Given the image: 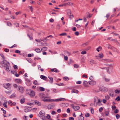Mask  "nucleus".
<instances>
[{
  "label": "nucleus",
  "mask_w": 120,
  "mask_h": 120,
  "mask_svg": "<svg viewBox=\"0 0 120 120\" xmlns=\"http://www.w3.org/2000/svg\"><path fill=\"white\" fill-rule=\"evenodd\" d=\"M39 94L41 101L44 102H51L53 101L57 102L63 101L64 100H65V99L64 98H58L55 100L51 99V97L48 94L45 95L42 93H39Z\"/></svg>",
  "instance_id": "nucleus-1"
},
{
  "label": "nucleus",
  "mask_w": 120,
  "mask_h": 120,
  "mask_svg": "<svg viewBox=\"0 0 120 120\" xmlns=\"http://www.w3.org/2000/svg\"><path fill=\"white\" fill-rule=\"evenodd\" d=\"M45 112L44 111L41 110L40 112L38 114V116L42 119L44 120V118L46 117L45 116Z\"/></svg>",
  "instance_id": "nucleus-2"
},
{
  "label": "nucleus",
  "mask_w": 120,
  "mask_h": 120,
  "mask_svg": "<svg viewBox=\"0 0 120 120\" xmlns=\"http://www.w3.org/2000/svg\"><path fill=\"white\" fill-rule=\"evenodd\" d=\"M11 84L9 83H5L3 85L4 87L8 90H9L11 89Z\"/></svg>",
  "instance_id": "nucleus-3"
},
{
  "label": "nucleus",
  "mask_w": 120,
  "mask_h": 120,
  "mask_svg": "<svg viewBox=\"0 0 120 120\" xmlns=\"http://www.w3.org/2000/svg\"><path fill=\"white\" fill-rule=\"evenodd\" d=\"M99 90L101 91L106 92L108 90L107 88L103 86H100L99 87Z\"/></svg>",
  "instance_id": "nucleus-4"
},
{
  "label": "nucleus",
  "mask_w": 120,
  "mask_h": 120,
  "mask_svg": "<svg viewBox=\"0 0 120 120\" xmlns=\"http://www.w3.org/2000/svg\"><path fill=\"white\" fill-rule=\"evenodd\" d=\"M30 91V93L29 95L30 97H34L35 94V93L34 91L33 90H29Z\"/></svg>",
  "instance_id": "nucleus-5"
},
{
  "label": "nucleus",
  "mask_w": 120,
  "mask_h": 120,
  "mask_svg": "<svg viewBox=\"0 0 120 120\" xmlns=\"http://www.w3.org/2000/svg\"><path fill=\"white\" fill-rule=\"evenodd\" d=\"M99 99L97 97H95L94 102V105L96 106L98 105V104L99 102Z\"/></svg>",
  "instance_id": "nucleus-6"
},
{
  "label": "nucleus",
  "mask_w": 120,
  "mask_h": 120,
  "mask_svg": "<svg viewBox=\"0 0 120 120\" xmlns=\"http://www.w3.org/2000/svg\"><path fill=\"white\" fill-rule=\"evenodd\" d=\"M9 63L6 61H3L1 62V64L2 66L5 67L8 65H9Z\"/></svg>",
  "instance_id": "nucleus-7"
},
{
  "label": "nucleus",
  "mask_w": 120,
  "mask_h": 120,
  "mask_svg": "<svg viewBox=\"0 0 120 120\" xmlns=\"http://www.w3.org/2000/svg\"><path fill=\"white\" fill-rule=\"evenodd\" d=\"M19 91L21 93H23L24 90V88L21 86H19L18 87Z\"/></svg>",
  "instance_id": "nucleus-8"
},
{
  "label": "nucleus",
  "mask_w": 120,
  "mask_h": 120,
  "mask_svg": "<svg viewBox=\"0 0 120 120\" xmlns=\"http://www.w3.org/2000/svg\"><path fill=\"white\" fill-rule=\"evenodd\" d=\"M55 106V104H49L48 106V108L49 109H52L54 108Z\"/></svg>",
  "instance_id": "nucleus-9"
},
{
  "label": "nucleus",
  "mask_w": 120,
  "mask_h": 120,
  "mask_svg": "<svg viewBox=\"0 0 120 120\" xmlns=\"http://www.w3.org/2000/svg\"><path fill=\"white\" fill-rule=\"evenodd\" d=\"M26 83L27 85L28 86H30L31 84L30 80L29 79H26Z\"/></svg>",
  "instance_id": "nucleus-10"
},
{
  "label": "nucleus",
  "mask_w": 120,
  "mask_h": 120,
  "mask_svg": "<svg viewBox=\"0 0 120 120\" xmlns=\"http://www.w3.org/2000/svg\"><path fill=\"white\" fill-rule=\"evenodd\" d=\"M88 82L89 84L91 85H94L96 84V82L93 80L89 81Z\"/></svg>",
  "instance_id": "nucleus-11"
},
{
  "label": "nucleus",
  "mask_w": 120,
  "mask_h": 120,
  "mask_svg": "<svg viewBox=\"0 0 120 120\" xmlns=\"http://www.w3.org/2000/svg\"><path fill=\"white\" fill-rule=\"evenodd\" d=\"M72 107L75 111L78 110L80 108L78 106H73Z\"/></svg>",
  "instance_id": "nucleus-12"
},
{
  "label": "nucleus",
  "mask_w": 120,
  "mask_h": 120,
  "mask_svg": "<svg viewBox=\"0 0 120 120\" xmlns=\"http://www.w3.org/2000/svg\"><path fill=\"white\" fill-rule=\"evenodd\" d=\"M67 12L68 15L69 16H70L71 15L72 18L73 17V15H71V11L70 9H68V10L67 11Z\"/></svg>",
  "instance_id": "nucleus-13"
},
{
  "label": "nucleus",
  "mask_w": 120,
  "mask_h": 120,
  "mask_svg": "<svg viewBox=\"0 0 120 120\" xmlns=\"http://www.w3.org/2000/svg\"><path fill=\"white\" fill-rule=\"evenodd\" d=\"M51 71L52 72H54L56 73H58L59 72V71L55 68L51 69Z\"/></svg>",
  "instance_id": "nucleus-14"
},
{
  "label": "nucleus",
  "mask_w": 120,
  "mask_h": 120,
  "mask_svg": "<svg viewBox=\"0 0 120 120\" xmlns=\"http://www.w3.org/2000/svg\"><path fill=\"white\" fill-rule=\"evenodd\" d=\"M15 80L16 82L19 83H21L22 82V80L20 79H15Z\"/></svg>",
  "instance_id": "nucleus-15"
},
{
  "label": "nucleus",
  "mask_w": 120,
  "mask_h": 120,
  "mask_svg": "<svg viewBox=\"0 0 120 120\" xmlns=\"http://www.w3.org/2000/svg\"><path fill=\"white\" fill-rule=\"evenodd\" d=\"M47 40H48L47 39V38L46 37L44 38L42 40H41V39H39V42H41V41H43L44 42H46L47 41Z\"/></svg>",
  "instance_id": "nucleus-16"
},
{
  "label": "nucleus",
  "mask_w": 120,
  "mask_h": 120,
  "mask_svg": "<svg viewBox=\"0 0 120 120\" xmlns=\"http://www.w3.org/2000/svg\"><path fill=\"white\" fill-rule=\"evenodd\" d=\"M11 67L9 64V65H8L6 66V70L8 71H10Z\"/></svg>",
  "instance_id": "nucleus-17"
},
{
  "label": "nucleus",
  "mask_w": 120,
  "mask_h": 120,
  "mask_svg": "<svg viewBox=\"0 0 120 120\" xmlns=\"http://www.w3.org/2000/svg\"><path fill=\"white\" fill-rule=\"evenodd\" d=\"M64 52L65 55H67L68 56H69L71 55V53L68 51H64Z\"/></svg>",
  "instance_id": "nucleus-18"
},
{
  "label": "nucleus",
  "mask_w": 120,
  "mask_h": 120,
  "mask_svg": "<svg viewBox=\"0 0 120 120\" xmlns=\"http://www.w3.org/2000/svg\"><path fill=\"white\" fill-rule=\"evenodd\" d=\"M82 114V113H81V115H79V117L78 119L79 120H83L84 119V117L83 116H82L81 115Z\"/></svg>",
  "instance_id": "nucleus-19"
},
{
  "label": "nucleus",
  "mask_w": 120,
  "mask_h": 120,
  "mask_svg": "<svg viewBox=\"0 0 120 120\" xmlns=\"http://www.w3.org/2000/svg\"><path fill=\"white\" fill-rule=\"evenodd\" d=\"M40 78L44 80H45L47 79V77L43 75H41L40 76Z\"/></svg>",
  "instance_id": "nucleus-20"
},
{
  "label": "nucleus",
  "mask_w": 120,
  "mask_h": 120,
  "mask_svg": "<svg viewBox=\"0 0 120 120\" xmlns=\"http://www.w3.org/2000/svg\"><path fill=\"white\" fill-rule=\"evenodd\" d=\"M72 93H74L77 94L79 92V91L78 90H76L75 89L71 91Z\"/></svg>",
  "instance_id": "nucleus-21"
},
{
  "label": "nucleus",
  "mask_w": 120,
  "mask_h": 120,
  "mask_svg": "<svg viewBox=\"0 0 120 120\" xmlns=\"http://www.w3.org/2000/svg\"><path fill=\"white\" fill-rule=\"evenodd\" d=\"M48 78L50 79L49 82L51 83H52L53 82V78L49 76Z\"/></svg>",
  "instance_id": "nucleus-22"
},
{
  "label": "nucleus",
  "mask_w": 120,
  "mask_h": 120,
  "mask_svg": "<svg viewBox=\"0 0 120 120\" xmlns=\"http://www.w3.org/2000/svg\"><path fill=\"white\" fill-rule=\"evenodd\" d=\"M89 84L88 82H87L86 81H83V85L85 86H86L87 84Z\"/></svg>",
  "instance_id": "nucleus-23"
},
{
  "label": "nucleus",
  "mask_w": 120,
  "mask_h": 120,
  "mask_svg": "<svg viewBox=\"0 0 120 120\" xmlns=\"http://www.w3.org/2000/svg\"><path fill=\"white\" fill-rule=\"evenodd\" d=\"M48 49L47 47H44L42 48L41 49V51L42 52Z\"/></svg>",
  "instance_id": "nucleus-24"
},
{
  "label": "nucleus",
  "mask_w": 120,
  "mask_h": 120,
  "mask_svg": "<svg viewBox=\"0 0 120 120\" xmlns=\"http://www.w3.org/2000/svg\"><path fill=\"white\" fill-rule=\"evenodd\" d=\"M34 50L37 53H40L41 52L40 49L39 48L36 49Z\"/></svg>",
  "instance_id": "nucleus-25"
},
{
  "label": "nucleus",
  "mask_w": 120,
  "mask_h": 120,
  "mask_svg": "<svg viewBox=\"0 0 120 120\" xmlns=\"http://www.w3.org/2000/svg\"><path fill=\"white\" fill-rule=\"evenodd\" d=\"M99 103H98V105L99 106H100L101 105V102L102 100L101 99H99Z\"/></svg>",
  "instance_id": "nucleus-26"
},
{
  "label": "nucleus",
  "mask_w": 120,
  "mask_h": 120,
  "mask_svg": "<svg viewBox=\"0 0 120 120\" xmlns=\"http://www.w3.org/2000/svg\"><path fill=\"white\" fill-rule=\"evenodd\" d=\"M63 79L64 80L68 81L69 79V78L67 77H64L63 78Z\"/></svg>",
  "instance_id": "nucleus-27"
},
{
  "label": "nucleus",
  "mask_w": 120,
  "mask_h": 120,
  "mask_svg": "<svg viewBox=\"0 0 120 120\" xmlns=\"http://www.w3.org/2000/svg\"><path fill=\"white\" fill-rule=\"evenodd\" d=\"M23 119L24 120H28V117L24 116L23 117Z\"/></svg>",
  "instance_id": "nucleus-28"
},
{
  "label": "nucleus",
  "mask_w": 120,
  "mask_h": 120,
  "mask_svg": "<svg viewBox=\"0 0 120 120\" xmlns=\"http://www.w3.org/2000/svg\"><path fill=\"white\" fill-rule=\"evenodd\" d=\"M9 90H10L9 91H6V93L7 94H9V93H11L12 92V90L11 89H10Z\"/></svg>",
  "instance_id": "nucleus-29"
},
{
  "label": "nucleus",
  "mask_w": 120,
  "mask_h": 120,
  "mask_svg": "<svg viewBox=\"0 0 120 120\" xmlns=\"http://www.w3.org/2000/svg\"><path fill=\"white\" fill-rule=\"evenodd\" d=\"M39 89L41 91H43L45 90V88L41 87H40Z\"/></svg>",
  "instance_id": "nucleus-30"
},
{
  "label": "nucleus",
  "mask_w": 120,
  "mask_h": 120,
  "mask_svg": "<svg viewBox=\"0 0 120 120\" xmlns=\"http://www.w3.org/2000/svg\"><path fill=\"white\" fill-rule=\"evenodd\" d=\"M7 102L3 103V104L5 108H7Z\"/></svg>",
  "instance_id": "nucleus-31"
},
{
  "label": "nucleus",
  "mask_w": 120,
  "mask_h": 120,
  "mask_svg": "<svg viewBox=\"0 0 120 120\" xmlns=\"http://www.w3.org/2000/svg\"><path fill=\"white\" fill-rule=\"evenodd\" d=\"M35 104H38V105H41V103L37 101H35Z\"/></svg>",
  "instance_id": "nucleus-32"
},
{
  "label": "nucleus",
  "mask_w": 120,
  "mask_h": 120,
  "mask_svg": "<svg viewBox=\"0 0 120 120\" xmlns=\"http://www.w3.org/2000/svg\"><path fill=\"white\" fill-rule=\"evenodd\" d=\"M90 64L92 65L94 63L95 61L93 60H91L90 61Z\"/></svg>",
  "instance_id": "nucleus-33"
},
{
  "label": "nucleus",
  "mask_w": 120,
  "mask_h": 120,
  "mask_svg": "<svg viewBox=\"0 0 120 120\" xmlns=\"http://www.w3.org/2000/svg\"><path fill=\"white\" fill-rule=\"evenodd\" d=\"M16 95L15 94H13L11 95L9 97L10 98H14L16 96Z\"/></svg>",
  "instance_id": "nucleus-34"
},
{
  "label": "nucleus",
  "mask_w": 120,
  "mask_h": 120,
  "mask_svg": "<svg viewBox=\"0 0 120 120\" xmlns=\"http://www.w3.org/2000/svg\"><path fill=\"white\" fill-rule=\"evenodd\" d=\"M7 25L9 26H11L12 25V24L9 22H7Z\"/></svg>",
  "instance_id": "nucleus-35"
},
{
  "label": "nucleus",
  "mask_w": 120,
  "mask_h": 120,
  "mask_svg": "<svg viewBox=\"0 0 120 120\" xmlns=\"http://www.w3.org/2000/svg\"><path fill=\"white\" fill-rule=\"evenodd\" d=\"M20 103L21 104H23L25 102L24 99H22L20 100Z\"/></svg>",
  "instance_id": "nucleus-36"
},
{
  "label": "nucleus",
  "mask_w": 120,
  "mask_h": 120,
  "mask_svg": "<svg viewBox=\"0 0 120 120\" xmlns=\"http://www.w3.org/2000/svg\"><path fill=\"white\" fill-rule=\"evenodd\" d=\"M98 56L101 58H102L103 57V56L102 53H101L98 55Z\"/></svg>",
  "instance_id": "nucleus-37"
},
{
  "label": "nucleus",
  "mask_w": 120,
  "mask_h": 120,
  "mask_svg": "<svg viewBox=\"0 0 120 120\" xmlns=\"http://www.w3.org/2000/svg\"><path fill=\"white\" fill-rule=\"evenodd\" d=\"M12 101L11 100L9 101L8 102V104H9L11 106H12Z\"/></svg>",
  "instance_id": "nucleus-38"
},
{
  "label": "nucleus",
  "mask_w": 120,
  "mask_h": 120,
  "mask_svg": "<svg viewBox=\"0 0 120 120\" xmlns=\"http://www.w3.org/2000/svg\"><path fill=\"white\" fill-rule=\"evenodd\" d=\"M116 100H117V101H119L120 100V96H118L115 99Z\"/></svg>",
  "instance_id": "nucleus-39"
},
{
  "label": "nucleus",
  "mask_w": 120,
  "mask_h": 120,
  "mask_svg": "<svg viewBox=\"0 0 120 120\" xmlns=\"http://www.w3.org/2000/svg\"><path fill=\"white\" fill-rule=\"evenodd\" d=\"M67 3V5L71 6L73 4V3L70 2H68Z\"/></svg>",
  "instance_id": "nucleus-40"
},
{
  "label": "nucleus",
  "mask_w": 120,
  "mask_h": 120,
  "mask_svg": "<svg viewBox=\"0 0 120 120\" xmlns=\"http://www.w3.org/2000/svg\"><path fill=\"white\" fill-rule=\"evenodd\" d=\"M11 72L12 74H14L16 73H17V72L15 70H14L13 71H11Z\"/></svg>",
  "instance_id": "nucleus-41"
},
{
  "label": "nucleus",
  "mask_w": 120,
  "mask_h": 120,
  "mask_svg": "<svg viewBox=\"0 0 120 120\" xmlns=\"http://www.w3.org/2000/svg\"><path fill=\"white\" fill-rule=\"evenodd\" d=\"M105 98L106 100H109V99L110 97L109 95H107L105 96Z\"/></svg>",
  "instance_id": "nucleus-42"
},
{
  "label": "nucleus",
  "mask_w": 120,
  "mask_h": 120,
  "mask_svg": "<svg viewBox=\"0 0 120 120\" xmlns=\"http://www.w3.org/2000/svg\"><path fill=\"white\" fill-rule=\"evenodd\" d=\"M115 93L117 94L119 93H120V90H116L115 91Z\"/></svg>",
  "instance_id": "nucleus-43"
},
{
  "label": "nucleus",
  "mask_w": 120,
  "mask_h": 120,
  "mask_svg": "<svg viewBox=\"0 0 120 120\" xmlns=\"http://www.w3.org/2000/svg\"><path fill=\"white\" fill-rule=\"evenodd\" d=\"M74 67L75 68H77L79 67V66L77 64H75L74 65Z\"/></svg>",
  "instance_id": "nucleus-44"
},
{
  "label": "nucleus",
  "mask_w": 120,
  "mask_h": 120,
  "mask_svg": "<svg viewBox=\"0 0 120 120\" xmlns=\"http://www.w3.org/2000/svg\"><path fill=\"white\" fill-rule=\"evenodd\" d=\"M33 83L35 85H38V84L37 81V80H35L34 81Z\"/></svg>",
  "instance_id": "nucleus-45"
},
{
  "label": "nucleus",
  "mask_w": 120,
  "mask_h": 120,
  "mask_svg": "<svg viewBox=\"0 0 120 120\" xmlns=\"http://www.w3.org/2000/svg\"><path fill=\"white\" fill-rule=\"evenodd\" d=\"M67 35V34L65 33H63L60 34L59 35L60 36H65Z\"/></svg>",
  "instance_id": "nucleus-46"
},
{
  "label": "nucleus",
  "mask_w": 120,
  "mask_h": 120,
  "mask_svg": "<svg viewBox=\"0 0 120 120\" xmlns=\"http://www.w3.org/2000/svg\"><path fill=\"white\" fill-rule=\"evenodd\" d=\"M86 52L85 51H82V52H81V54H83V55L86 54Z\"/></svg>",
  "instance_id": "nucleus-47"
},
{
  "label": "nucleus",
  "mask_w": 120,
  "mask_h": 120,
  "mask_svg": "<svg viewBox=\"0 0 120 120\" xmlns=\"http://www.w3.org/2000/svg\"><path fill=\"white\" fill-rule=\"evenodd\" d=\"M105 81L106 82H108L110 81V79H109L105 78L104 79Z\"/></svg>",
  "instance_id": "nucleus-48"
},
{
  "label": "nucleus",
  "mask_w": 120,
  "mask_h": 120,
  "mask_svg": "<svg viewBox=\"0 0 120 120\" xmlns=\"http://www.w3.org/2000/svg\"><path fill=\"white\" fill-rule=\"evenodd\" d=\"M46 116V117L48 119H50V116L49 114H47V116Z\"/></svg>",
  "instance_id": "nucleus-49"
},
{
  "label": "nucleus",
  "mask_w": 120,
  "mask_h": 120,
  "mask_svg": "<svg viewBox=\"0 0 120 120\" xmlns=\"http://www.w3.org/2000/svg\"><path fill=\"white\" fill-rule=\"evenodd\" d=\"M90 115V114L89 113H87L86 114H85V116L86 117H88Z\"/></svg>",
  "instance_id": "nucleus-50"
},
{
  "label": "nucleus",
  "mask_w": 120,
  "mask_h": 120,
  "mask_svg": "<svg viewBox=\"0 0 120 120\" xmlns=\"http://www.w3.org/2000/svg\"><path fill=\"white\" fill-rule=\"evenodd\" d=\"M30 2L31 4H33V3H35V2L34 1H33L32 0H30Z\"/></svg>",
  "instance_id": "nucleus-51"
},
{
  "label": "nucleus",
  "mask_w": 120,
  "mask_h": 120,
  "mask_svg": "<svg viewBox=\"0 0 120 120\" xmlns=\"http://www.w3.org/2000/svg\"><path fill=\"white\" fill-rule=\"evenodd\" d=\"M56 112L54 111H53L51 112V114L52 115H53L56 114Z\"/></svg>",
  "instance_id": "nucleus-52"
},
{
  "label": "nucleus",
  "mask_w": 120,
  "mask_h": 120,
  "mask_svg": "<svg viewBox=\"0 0 120 120\" xmlns=\"http://www.w3.org/2000/svg\"><path fill=\"white\" fill-rule=\"evenodd\" d=\"M27 108V109L29 112L32 109V108L31 107H28Z\"/></svg>",
  "instance_id": "nucleus-53"
},
{
  "label": "nucleus",
  "mask_w": 120,
  "mask_h": 120,
  "mask_svg": "<svg viewBox=\"0 0 120 120\" xmlns=\"http://www.w3.org/2000/svg\"><path fill=\"white\" fill-rule=\"evenodd\" d=\"M17 46V45L16 44H14L13 45H12V46L10 47V48H11L13 47H16Z\"/></svg>",
  "instance_id": "nucleus-54"
},
{
  "label": "nucleus",
  "mask_w": 120,
  "mask_h": 120,
  "mask_svg": "<svg viewBox=\"0 0 120 120\" xmlns=\"http://www.w3.org/2000/svg\"><path fill=\"white\" fill-rule=\"evenodd\" d=\"M15 52L17 53H19L21 52L20 51L18 50H16L15 51Z\"/></svg>",
  "instance_id": "nucleus-55"
},
{
  "label": "nucleus",
  "mask_w": 120,
  "mask_h": 120,
  "mask_svg": "<svg viewBox=\"0 0 120 120\" xmlns=\"http://www.w3.org/2000/svg\"><path fill=\"white\" fill-rule=\"evenodd\" d=\"M13 67H14V68L15 69H18V66L16 65H14Z\"/></svg>",
  "instance_id": "nucleus-56"
},
{
  "label": "nucleus",
  "mask_w": 120,
  "mask_h": 120,
  "mask_svg": "<svg viewBox=\"0 0 120 120\" xmlns=\"http://www.w3.org/2000/svg\"><path fill=\"white\" fill-rule=\"evenodd\" d=\"M14 24L17 27H19V23H14Z\"/></svg>",
  "instance_id": "nucleus-57"
},
{
  "label": "nucleus",
  "mask_w": 120,
  "mask_h": 120,
  "mask_svg": "<svg viewBox=\"0 0 120 120\" xmlns=\"http://www.w3.org/2000/svg\"><path fill=\"white\" fill-rule=\"evenodd\" d=\"M109 114V113L108 111H106L105 112V114L106 116H107L108 115V114Z\"/></svg>",
  "instance_id": "nucleus-58"
},
{
  "label": "nucleus",
  "mask_w": 120,
  "mask_h": 120,
  "mask_svg": "<svg viewBox=\"0 0 120 120\" xmlns=\"http://www.w3.org/2000/svg\"><path fill=\"white\" fill-rule=\"evenodd\" d=\"M64 59L65 60H68V57L67 56H64Z\"/></svg>",
  "instance_id": "nucleus-59"
},
{
  "label": "nucleus",
  "mask_w": 120,
  "mask_h": 120,
  "mask_svg": "<svg viewBox=\"0 0 120 120\" xmlns=\"http://www.w3.org/2000/svg\"><path fill=\"white\" fill-rule=\"evenodd\" d=\"M30 9L31 10V12H32L33 11V8H32V6H31L29 7Z\"/></svg>",
  "instance_id": "nucleus-60"
},
{
  "label": "nucleus",
  "mask_w": 120,
  "mask_h": 120,
  "mask_svg": "<svg viewBox=\"0 0 120 120\" xmlns=\"http://www.w3.org/2000/svg\"><path fill=\"white\" fill-rule=\"evenodd\" d=\"M4 51L6 52H8L9 51V50L8 49L6 48L4 50Z\"/></svg>",
  "instance_id": "nucleus-61"
},
{
  "label": "nucleus",
  "mask_w": 120,
  "mask_h": 120,
  "mask_svg": "<svg viewBox=\"0 0 120 120\" xmlns=\"http://www.w3.org/2000/svg\"><path fill=\"white\" fill-rule=\"evenodd\" d=\"M60 26L59 24H58L56 26V28L58 29H59L60 28Z\"/></svg>",
  "instance_id": "nucleus-62"
},
{
  "label": "nucleus",
  "mask_w": 120,
  "mask_h": 120,
  "mask_svg": "<svg viewBox=\"0 0 120 120\" xmlns=\"http://www.w3.org/2000/svg\"><path fill=\"white\" fill-rule=\"evenodd\" d=\"M119 110L118 109H116L114 111V112L115 113H117L118 112Z\"/></svg>",
  "instance_id": "nucleus-63"
},
{
  "label": "nucleus",
  "mask_w": 120,
  "mask_h": 120,
  "mask_svg": "<svg viewBox=\"0 0 120 120\" xmlns=\"http://www.w3.org/2000/svg\"><path fill=\"white\" fill-rule=\"evenodd\" d=\"M70 120H74V118L72 117H70L69 118Z\"/></svg>",
  "instance_id": "nucleus-64"
}]
</instances>
